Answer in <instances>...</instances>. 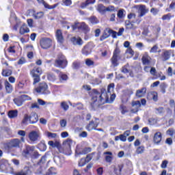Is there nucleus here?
Here are the masks:
<instances>
[{
    "label": "nucleus",
    "mask_w": 175,
    "mask_h": 175,
    "mask_svg": "<svg viewBox=\"0 0 175 175\" xmlns=\"http://www.w3.org/2000/svg\"><path fill=\"white\" fill-rule=\"evenodd\" d=\"M116 99V94L109 95L106 92V89H101V94L96 90H92V96L91 100V106L93 109H98L101 105L105 103H113Z\"/></svg>",
    "instance_id": "obj_1"
},
{
    "label": "nucleus",
    "mask_w": 175,
    "mask_h": 175,
    "mask_svg": "<svg viewBox=\"0 0 175 175\" xmlns=\"http://www.w3.org/2000/svg\"><path fill=\"white\" fill-rule=\"evenodd\" d=\"M22 154L25 158H37V157H39V153L35 149V146H31L29 145L26 146Z\"/></svg>",
    "instance_id": "obj_2"
},
{
    "label": "nucleus",
    "mask_w": 175,
    "mask_h": 175,
    "mask_svg": "<svg viewBox=\"0 0 175 175\" xmlns=\"http://www.w3.org/2000/svg\"><path fill=\"white\" fill-rule=\"evenodd\" d=\"M42 68L40 67H34L31 70L30 75L32 76L33 79V85H35V84H37V83H39V81H40V75H42Z\"/></svg>",
    "instance_id": "obj_3"
},
{
    "label": "nucleus",
    "mask_w": 175,
    "mask_h": 175,
    "mask_svg": "<svg viewBox=\"0 0 175 175\" xmlns=\"http://www.w3.org/2000/svg\"><path fill=\"white\" fill-rule=\"evenodd\" d=\"M54 65L56 68H61L62 69H64V68H66L68 61L66 60V58H65V56L62 55L61 56H58V57L55 60Z\"/></svg>",
    "instance_id": "obj_4"
},
{
    "label": "nucleus",
    "mask_w": 175,
    "mask_h": 175,
    "mask_svg": "<svg viewBox=\"0 0 175 175\" xmlns=\"http://www.w3.org/2000/svg\"><path fill=\"white\" fill-rule=\"evenodd\" d=\"M134 9H137L138 13V17H144L147 13H148V8L144 5H137L133 6Z\"/></svg>",
    "instance_id": "obj_5"
},
{
    "label": "nucleus",
    "mask_w": 175,
    "mask_h": 175,
    "mask_svg": "<svg viewBox=\"0 0 175 175\" xmlns=\"http://www.w3.org/2000/svg\"><path fill=\"white\" fill-rule=\"evenodd\" d=\"M71 146L72 139H68L63 142L62 148L64 154H66V155H70V154H72V150L70 149Z\"/></svg>",
    "instance_id": "obj_6"
},
{
    "label": "nucleus",
    "mask_w": 175,
    "mask_h": 175,
    "mask_svg": "<svg viewBox=\"0 0 175 175\" xmlns=\"http://www.w3.org/2000/svg\"><path fill=\"white\" fill-rule=\"evenodd\" d=\"M28 137L30 142L35 143V142H38L40 140V131H31L28 134Z\"/></svg>",
    "instance_id": "obj_7"
},
{
    "label": "nucleus",
    "mask_w": 175,
    "mask_h": 175,
    "mask_svg": "<svg viewBox=\"0 0 175 175\" xmlns=\"http://www.w3.org/2000/svg\"><path fill=\"white\" fill-rule=\"evenodd\" d=\"M52 43L53 42L51 41V39L47 38H42L40 41V44L42 49H50V47H51Z\"/></svg>",
    "instance_id": "obj_8"
},
{
    "label": "nucleus",
    "mask_w": 175,
    "mask_h": 175,
    "mask_svg": "<svg viewBox=\"0 0 175 175\" xmlns=\"http://www.w3.org/2000/svg\"><path fill=\"white\" fill-rule=\"evenodd\" d=\"M47 84L44 82H42L39 84L38 87L35 89V91L38 92V94H46L47 91Z\"/></svg>",
    "instance_id": "obj_9"
},
{
    "label": "nucleus",
    "mask_w": 175,
    "mask_h": 175,
    "mask_svg": "<svg viewBox=\"0 0 175 175\" xmlns=\"http://www.w3.org/2000/svg\"><path fill=\"white\" fill-rule=\"evenodd\" d=\"M132 109H131V113H137L139 111V107H141L142 104L139 100L133 101L131 103Z\"/></svg>",
    "instance_id": "obj_10"
},
{
    "label": "nucleus",
    "mask_w": 175,
    "mask_h": 175,
    "mask_svg": "<svg viewBox=\"0 0 175 175\" xmlns=\"http://www.w3.org/2000/svg\"><path fill=\"white\" fill-rule=\"evenodd\" d=\"M99 125V120L96 119L95 120H92L89 124L86 126L88 131H92V129H96Z\"/></svg>",
    "instance_id": "obj_11"
},
{
    "label": "nucleus",
    "mask_w": 175,
    "mask_h": 175,
    "mask_svg": "<svg viewBox=\"0 0 175 175\" xmlns=\"http://www.w3.org/2000/svg\"><path fill=\"white\" fill-rule=\"evenodd\" d=\"M162 142V133L161 132H157L154 133L153 137L154 144H159Z\"/></svg>",
    "instance_id": "obj_12"
},
{
    "label": "nucleus",
    "mask_w": 175,
    "mask_h": 175,
    "mask_svg": "<svg viewBox=\"0 0 175 175\" xmlns=\"http://www.w3.org/2000/svg\"><path fill=\"white\" fill-rule=\"evenodd\" d=\"M91 159H92V158L91 157L90 154H88L85 159H81L80 161H79V166L80 167H83V166H85V165L87 163H88V162H90V161H91Z\"/></svg>",
    "instance_id": "obj_13"
},
{
    "label": "nucleus",
    "mask_w": 175,
    "mask_h": 175,
    "mask_svg": "<svg viewBox=\"0 0 175 175\" xmlns=\"http://www.w3.org/2000/svg\"><path fill=\"white\" fill-rule=\"evenodd\" d=\"M171 55L172 52H170V51H164L162 53L160 58L161 61H167L168 59H170Z\"/></svg>",
    "instance_id": "obj_14"
},
{
    "label": "nucleus",
    "mask_w": 175,
    "mask_h": 175,
    "mask_svg": "<svg viewBox=\"0 0 175 175\" xmlns=\"http://www.w3.org/2000/svg\"><path fill=\"white\" fill-rule=\"evenodd\" d=\"M147 98L149 100H154V102H157V100H158V93L155 92H151L148 94Z\"/></svg>",
    "instance_id": "obj_15"
},
{
    "label": "nucleus",
    "mask_w": 175,
    "mask_h": 175,
    "mask_svg": "<svg viewBox=\"0 0 175 175\" xmlns=\"http://www.w3.org/2000/svg\"><path fill=\"white\" fill-rule=\"evenodd\" d=\"M146 92L147 88H142V89L137 90L135 96H137V98H143V96L146 95Z\"/></svg>",
    "instance_id": "obj_16"
},
{
    "label": "nucleus",
    "mask_w": 175,
    "mask_h": 175,
    "mask_svg": "<svg viewBox=\"0 0 175 175\" xmlns=\"http://www.w3.org/2000/svg\"><path fill=\"white\" fill-rule=\"evenodd\" d=\"M39 120L38 114L36 113H31L29 116V124H36V122Z\"/></svg>",
    "instance_id": "obj_17"
},
{
    "label": "nucleus",
    "mask_w": 175,
    "mask_h": 175,
    "mask_svg": "<svg viewBox=\"0 0 175 175\" xmlns=\"http://www.w3.org/2000/svg\"><path fill=\"white\" fill-rule=\"evenodd\" d=\"M142 61L144 65H150L151 57L148 55V54L145 53L142 58Z\"/></svg>",
    "instance_id": "obj_18"
},
{
    "label": "nucleus",
    "mask_w": 175,
    "mask_h": 175,
    "mask_svg": "<svg viewBox=\"0 0 175 175\" xmlns=\"http://www.w3.org/2000/svg\"><path fill=\"white\" fill-rule=\"evenodd\" d=\"M71 42L75 44V46H81L83 44V40L80 38L73 37L71 38Z\"/></svg>",
    "instance_id": "obj_19"
},
{
    "label": "nucleus",
    "mask_w": 175,
    "mask_h": 175,
    "mask_svg": "<svg viewBox=\"0 0 175 175\" xmlns=\"http://www.w3.org/2000/svg\"><path fill=\"white\" fill-rule=\"evenodd\" d=\"M122 73H129V76H131V77H133V72L129 70V64H128L122 67Z\"/></svg>",
    "instance_id": "obj_20"
},
{
    "label": "nucleus",
    "mask_w": 175,
    "mask_h": 175,
    "mask_svg": "<svg viewBox=\"0 0 175 175\" xmlns=\"http://www.w3.org/2000/svg\"><path fill=\"white\" fill-rule=\"evenodd\" d=\"M56 38L59 43H64V36H62V31L60 29L57 30Z\"/></svg>",
    "instance_id": "obj_21"
},
{
    "label": "nucleus",
    "mask_w": 175,
    "mask_h": 175,
    "mask_svg": "<svg viewBox=\"0 0 175 175\" xmlns=\"http://www.w3.org/2000/svg\"><path fill=\"white\" fill-rule=\"evenodd\" d=\"M19 32L21 35H24V33H28V32H29V29H28V27H27V25L23 24L21 27Z\"/></svg>",
    "instance_id": "obj_22"
},
{
    "label": "nucleus",
    "mask_w": 175,
    "mask_h": 175,
    "mask_svg": "<svg viewBox=\"0 0 175 175\" xmlns=\"http://www.w3.org/2000/svg\"><path fill=\"white\" fill-rule=\"evenodd\" d=\"M92 49L91 45L90 44H88L86 46H84V48L82 49L83 54L88 55L91 53Z\"/></svg>",
    "instance_id": "obj_23"
},
{
    "label": "nucleus",
    "mask_w": 175,
    "mask_h": 175,
    "mask_svg": "<svg viewBox=\"0 0 175 175\" xmlns=\"http://www.w3.org/2000/svg\"><path fill=\"white\" fill-rule=\"evenodd\" d=\"M18 116V111L17 110H11L8 112L9 118H17Z\"/></svg>",
    "instance_id": "obj_24"
},
{
    "label": "nucleus",
    "mask_w": 175,
    "mask_h": 175,
    "mask_svg": "<svg viewBox=\"0 0 175 175\" xmlns=\"http://www.w3.org/2000/svg\"><path fill=\"white\" fill-rule=\"evenodd\" d=\"M150 54H155L157 53H161V49L157 44L154 45L150 50Z\"/></svg>",
    "instance_id": "obj_25"
},
{
    "label": "nucleus",
    "mask_w": 175,
    "mask_h": 175,
    "mask_svg": "<svg viewBox=\"0 0 175 175\" xmlns=\"http://www.w3.org/2000/svg\"><path fill=\"white\" fill-rule=\"evenodd\" d=\"M20 143H21L20 139H13L10 142V146H11V147H19L20 146Z\"/></svg>",
    "instance_id": "obj_26"
},
{
    "label": "nucleus",
    "mask_w": 175,
    "mask_h": 175,
    "mask_svg": "<svg viewBox=\"0 0 175 175\" xmlns=\"http://www.w3.org/2000/svg\"><path fill=\"white\" fill-rule=\"evenodd\" d=\"M118 17L120 18V20H122L125 17V10L120 9L118 11L117 13Z\"/></svg>",
    "instance_id": "obj_27"
},
{
    "label": "nucleus",
    "mask_w": 175,
    "mask_h": 175,
    "mask_svg": "<svg viewBox=\"0 0 175 175\" xmlns=\"http://www.w3.org/2000/svg\"><path fill=\"white\" fill-rule=\"evenodd\" d=\"M79 29H81L85 32H88V31H90L88 26L85 25L84 23H79Z\"/></svg>",
    "instance_id": "obj_28"
},
{
    "label": "nucleus",
    "mask_w": 175,
    "mask_h": 175,
    "mask_svg": "<svg viewBox=\"0 0 175 175\" xmlns=\"http://www.w3.org/2000/svg\"><path fill=\"white\" fill-rule=\"evenodd\" d=\"M145 150H146V148L144 147V146H140L136 148L135 152L138 155L142 154L144 153Z\"/></svg>",
    "instance_id": "obj_29"
},
{
    "label": "nucleus",
    "mask_w": 175,
    "mask_h": 175,
    "mask_svg": "<svg viewBox=\"0 0 175 175\" xmlns=\"http://www.w3.org/2000/svg\"><path fill=\"white\" fill-rule=\"evenodd\" d=\"M14 102L16 106H23V98H21V96L17 97L14 99Z\"/></svg>",
    "instance_id": "obj_30"
},
{
    "label": "nucleus",
    "mask_w": 175,
    "mask_h": 175,
    "mask_svg": "<svg viewBox=\"0 0 175 175\" xmlns=\"http://www.w3.org/2000/svg\"><path fill=\"white\" fill-rule=\"evenodd\" d=\"M5 87L8 94L12 93V85L8 81H5Z\"/></svg>",
    "instance_id": "obj_31"
},
{
    "label": "nucleus",
    "mask_w": 175,
    "mask_h": 175,
    "mask_svg": "<svg viewBox=\"0 0 175 175\" xmlns=\"http://www.w3.org/2000/svg\"><path fill=\"white\" fill-rule=\"evenodd\" d=\"M28 121L29 122V115L25 113L23 116V119L22 120V124L23 125H28Z\"/></svg>",
    "instance_id": "obj_32"
},
{
    "label": "nucleus",
    "mask_w": 175,
    "mask_h": 175,
    "mask_svg": "<svg viewBox=\"0 0 175 175\" xmlns=\"http://www.w3.org/2000/svg\"><path fill=\"white\" fill-rule=\"evenodd\" d=\"M97 10L99 13H105L106 12V7L102 4H98L97 6Z\"/></svg>",
    "instance_id": "obj_33"
},
{
    "label": "nucleus",
    "mask_w": 175,
    "mask_h": 175,
    "mask_svg": "<svg viewBox=\"0 0 175 175\" xmlns=\"http://www.w3.org/2000/svg\"><path fill=\"white\" fill-rule=\"evenodd\" d=\"M60 107H62L64 111H66L69 109V105H68V103L65 101H63L60 103Z\"/></svg>",
    "instance_id": "obj_34"
},
{
    "label": "nucleus",
    "mask_w": 175,
    "mask_h": 175,
    "mask_svg": "<svg viewBox=\"0 0 175 175\" xmlns=\"http://www.w3.org/2000/svg\"><path fill=\"white\" fill-rule=\"evenodd\" d=\"M114 90V83H111L108 85L107 92H106L108 95H111V92H113Z\"/></svg>",
    "instance_id": "obj_35"
},
{
    "label": "nucleus",
    "mask_w": 175,
    "mask_h": 175,
    "mask_svg": "<svg viewBox=\"0 0 175 175\" xmlns=\"http://www.w3.org/2000/svg\"><path fill=\"white\" fill-rule=\"evenodd\" d=\"M43 5H44V8H46V9L51 10V9H55V8H57V6H58L59 3H56L53 5H50L47 4V3L44 1Z\"/></svg>",
    "instance_id": "obj_36"
},
{
    "label": "nucleus",
    "mask_w": 175,
    "mask_h": 175,
    "mask_svg": "<svg viewBox=\"0 0 175 175\" xmlns=\"http://www.w3.org/2000/svg\"><path fill=\"white\" fill-rule=\"evenodd\" d=\"M117 56L113 55V57L111 59V64L113 66H118V60L117 59Z\"/></svg>",
    "instance_id": "obj_37"
},
{
    "label": "nucleus",
    "mask_w": 175,
    "mask_h": 175,
    "mask_svg": "<svg viewBox=\"0 0 175 175\" xmlns=\"http://www.w3.org/2000/svg\"><path fill=\"white\" fill-rule=\"evenodd\" d=\"M33 16L34 18H36V20H38L39 18H42V17L44 16V13L43 12H40L36 14H34Z\"/></svg>",
    "instance_id": "obj_38"
},
{
    "label": "nucleus",
    "mask_w": 175,
    "mask_h": 175,
    "mask_svg": "<svg viewBox=\"0 0 175 175\" xmlns=\"http://www.w3.org/2000/svg\"><path fill=\"white\" fill-rule=\"evenodd\" d=\"M54 162L58 165V166L62 165V160H61V158L59 157H54Z\"/></svg>",
    "instance_id": "obj_39"
},
{
    "label": "nucleus",
    "mask_w": 175,
    "mask_h": 175,
    "mask_svg": "<svg viewBox=\"0 0 175 175\" xmlns=\"http://www.w3.org/2000/svg\"><path fill=\"white\" fill-rule=\"evenodd\" d=\"M150 125H155L158 122V119L155 118H150L148 119Z\"/></svg>",
    "instance_id": "obj_40"
},
{
    "label": "nucleus",
    "mask_w": 175,
    "mask_h": 175,
    "mask_svg": "<svg viewBox=\"0 0 175 175\" xmlns=\"http://www.w3.org/2000/svg\"><path fill=\"white\" fill-rule=\"evenodd\" d=\"M120 110L122 114H125V113H128V109H126V107L124 105H120Z\"/></svg>",
    "instance_id": "obj_41"
},
{
    "label": "nucleus",
    "mask_w": 175,
    "mask_h": 175,
    "mask_svg": "<svg viewBox=\"0 0 175 175\" xmlns=\"http://www.w3.org/2000/svg\"><path fill=\"white\" fill-rule=\"evenodd\" d=\"M121 170H122L121 165H118V167H114V172L117 175L121 174Z\"/></svg>",
    "instance_id": "obj_42"
},
{
    "label": "nucleus",
    "mask_w": 175,
    "mask_h": 175,
    "mask_svg": "<svg viewBox=\"0 0 175 175\" xmlns=\"http://www.w3.org/2000/svg\"><path fill=\"white\" fill-rule=\"evenodd\" d=\"M126 28L127 29H135V26L133 25V24H132L131 22L128 21L126 22Z\"/></svg>",
    "instance_id": "obj_43"
},
{
    "label": "nucleus",
    "mask_w": 175,
    "mask_h": 175,
    "mask_svg": "<svg viewBox=\"0 0 175 175\" xmlns=\"http://www.w3.org/2000/svg\"><path fill=\"white\" fill-rule=\"evenodd\" d=\"M89 21H90V23L92 24H98V23H99V21L98 20V18H96V17L95 16H92L89 18Z\"/></svg>",
    "instance_id": "obj_44"
},
{
    "label": "nucleus",
    "mask_w": 175,
    "mask_h": 175,
    "mask_svg": "<svg viewBox=\"0 0 175 175\" xmlns=\"http://www.w3.org/2000/svg\"><path fill=\"white\" fill-rule=\"evenodd\" d=\"M38 147L40 150V151H46L47 147L46 146V144L43 142H41L39 144Z\"/></svg>",
    "instance_id": "obj_45"
},
{
    "label": "nucleus",
    "mask_w": 175,
    "mask_h": 175,
    "mask_svg": "<svg viewBox=\"0 0 175 175\" xmlns=\"http://www.w3.org/2000/svg\"><path fill=\"white\" fill-rule=\"evenodd\" d=\"M2 75L7 77L8 76H10V75H12V71L10 70H3Z\"/></svg>",
    "instance_id": "obj_46"
},
{
    "label": "nucleus",
    "mask_w": 175,
    "mask_h": 175,
    "mask_svg": "<svg viewBox=\"0 0 175 175\" xmlns=\"http://www.w3.org/2000/svg\"><path fill=\"white\" fill-rule=\"evenodd\" d=\"M60 81H64L68 80V75L65 74L60 73L59 74Z\"/></svg>",
    "instance_id": "obj_47"
},
{
    "label": "nucleus",
    "mask_w": 175,
    "mask_h": 175,
    "mask_svg": "<svg viewBox=\"0 0 175 175\" xmlns=\"http://www.w3.org/2000/svg\"><path fill=\"white\" fill-rule=\"evenodd\" d=\"M21 98L23 102H24V100H31V99H32L28 95H25V94L21 95Z\"/></svg>",
    "instance_id": "obj_48"
},
{
    "label": "nucleus",
    "mask_w": 175,
    "mask_h": 175,
    "mask_svg": "<svg viewBox=\"0 0 175 175\" xmlns=\"http://www.w3.org/2000/svg\"><path fill=\"white\" fill-rule=\"evenodd\" d=\"M105 12H116V8L113 5H109L105 8Z\"/></svg>",
    "instance_id": "obj_49"
},
{
    "label": "nucleus",
    "mask_w": 175,
    "mask_h": 175,
    "mask_svg": "<svg viewBox=\"0 0 175 175\" xmlns=\"http://www.w3.org/2000/svg\"><path fill=\"white\" fill-rule=\"evenodd\" d=\"M66 124H68V122L66 121V120L63 119V120H60L61 128H66Z\"/></svg>",
    "instance_id": "obj_50"
},
{
    "label": "nucleus",
    "mask_w": 175,
    "mask_h": 175,
    "mask_svg": "<svg viewBox=\"0 0 175 175\" xmlns=\"http://www.w3.org/2000/svg\"><path fill=\"white\" fill-rule=\"evenodd\" d=\"M62 2L64 6H70L72 5V0H63Z\"/></svg>",
    "instance_id": "obj_51"
},
{
    "label": "nucleus",
    "mask_w": 175,
    "mask_h": 175,
    "mask_svg": "<svg viewBox=\"0 0 175 175\" xmlns=\"http://www.w3.org/2000/svg\"><path fill=\"white\" fill-rule=\"evenodd\" d=\"M171 18H172V15L170 14H167L163 15L162 16V20L163 21H165L166 20H170Z\"/></svg>",
    "instance_id": "obj_52"
},
{
    "label": "nucleus",
    "mask_w": 175,
    "mask_h": 175,
    "mask_svg": "<svg viewBox=\"0 0 175 175\" xmlns=\"http://www.w3.org/2000/svg\"><path fill=\"white\" fill-rule=\"evenodd\" d=\"M85 64L87 66H92V65H94V61L91 60L90 59H86Z\"/></svg>",
    "instance_id": "obj_53"
},
{
    "label": "nucleus",
    "mask_w": 175,
    "mask_h": 175,
    "mask_svg": "<svg viewBox=\"0 0 175 175\" xmlns=\"http://www.w3.org/2000/svg\"><path fill=\"white\" fill-rule=\"evenodd\" d=\"M46 135L48 137H51L52 139H55V137H57L56 133H53L50 132H46Z\"/></svg>",
    "instance_id": "obj_54"
},
{
    "label": "nucleus",
    "mask_w": 175,
    "mask_h": 175,
    "mask_svg": "<svg viewBox=\"0 0 175 175\" xmlns=\"http://www.w3.org/2000/svg\"><path fill=\"white\" fill-rule=\"evenodd\" d=\"M126 54H130V55H131V57H133L135 52L133 51V50H132V48L129 47L127 49V50L126 51Z\"/></svg>",
    "instance_id": "obj_55"
},
{
    "label": "nucleus",
    "mask_w": 175,
    "mask_h": 175,
    "mask_svg": "<svg viewBox=\"0 0 175 175\" xmlns=\"http://www.w3.org/2000/svg\"><path fill=\"white\" fill-rule=\"evenodd\" d=\"M92 151V149L91 148H84L82 152H81V154H88V152H91Z\"/></svg>",
    "instance_id": "obj_56"
},
{
    "label": "nucleus",
    "mask_w": 175,
    "mask_h": 175,
    "mask_svg": "<svg viewBox=\"0 0 175 175\" xmlns=\"http://www.w3.org/2000/svg\"><path fill=\"white\" fill-rule=\"evenodd\" d=\"M80 62H75L72 64V68L73 69H79V68H80Z\"/></svg>",
    "instance_id": "obj_57"
},
{
    "label": "nucleus",
    "mask_w": 175,
    "mask_h": 175,
    "mask_svg": "<svg viewBox=\"0 0 175 175\" xmlns=\"http://www.w3.org/2000/svg\"><path fill=\"white\" fill-rule=\"evenodd\" d=\"M160 87L161 89L162 93L165 94L166 92V87H167V85H166V84L165 83H162Z\"/></svg>",
    "instance_id": "obj_58"
},
{
    "label": "nucleus",
    "mask_w": 175,
    "mask_h": 175,
    "mask_svg": "<svg viewBox=\"0 0 175 175\" xmlns=\"http://www.w3.org/2000/svg\"><path fill=\"white\" fill-rule=\"evenodd\" d=\"M107 31L108 33H112V36L113 38H117V32H116L111 29H108Z\"/></svg>",
    "instance_id": "obj_59"
},
{
    "label": "nucleus",
    "mask_w": 175,
    "mask_h": 175,
    "mask_svg": "<svg viewBox=\"0 0 175 175\" xmlns=\"http://www.w3.org/2000/svg\"><path fill=\"white\" fill-rule=\"evenodd\" d=\"M23 64H25V58L21 57L18 62V65H23Z\"/></svg>",
    "instance_id": "obj_60"
},
{
    "label": "nucleus",
    "mask_w": 175,
    "mask_h": 175,
    "mask_svg": "<svg viewBox=\"0 0 175 175\" xmlns=\"http://www.w3.org/2000/svg\"><path fill=\"white\" fill-rule=\"evenodd\" d=\"M12 174H14V175H27V173L24 171H21L18 172H12Z\"/></svg>",
    "instance_id": "obj_61"
},
{
    "label": "nucleus",
    "mask_w": 175,
    "mask_h": 175,
    "mask_svg": "<svg viewBox=\"0 0 175 175\" xmlns=\"http://www.w3.org/2000/svg\"><path fill=\"white\" fill-rule=\"evenodd\" d=\"M48 79L50 80V81H54L55 77L53 75L49 74L48 75Z\"/></svg>",
    "instance_id": "obj_62"
},
{
    "label": "nucleus",
    "mask_w": 175,
    "mask_h": 175,
    "mask_svg": "<svg viewBox=\"0 0 175 175\" xmlns=\"http://www.w3.org/2000/svg\"><path fill=\"white\" fill-rule=\"evenodd\" d=\"M38 103L40 105V106H44V105H46V102L40 98L38 99Z\"/></svg>",
    "instance_id": "obj_63"
},
{
    "label": "nucleus",
    "mask_w": 175,
    "mask_h": 175,
    "mask_svg": "<svg viewBox=\"0 0 175 175\" xmlns=\"http://www.w3.org/2000/svg\"><path fill=\"white\" fill-rule=\"evenodd\" d=\"M3 42H8L9 40V35L5 33V34H3Z\"/></svg>",
    "instance_id": "obj_64"
}]
</instances>
